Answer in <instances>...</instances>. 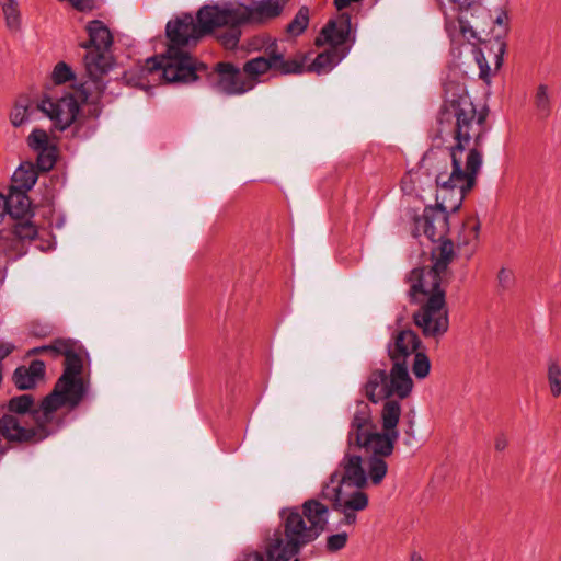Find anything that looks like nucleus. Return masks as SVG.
<instances>
[{
    "label": "nucleus",
    "mask_w": 561,
    "mask_h": 561,
    "mask_svg": "<svg viewBox=\"0 0 561 561\" xmlns=\"http://www.w3.org/2000/svg\"><path fill=\"white\" fill-rule=\"evenodd\" d=\"M227 30L221 3L205 4L198 9L196 16L181 13L171 19L165 25L167 47L187 50L195 47L207 35L216 36Z\"/></svg>",
    "instance_id": "6"
},
{
    "label": "nucleus",
    "mask_w": 561,
    "mask_h": 561,
    "mask_svg": "<svg viewBox=\"0 0 561 561\" xmlns=\"http://www.w3.org/2000/svg\"><path fill=\"white\" fill-rule=\"evenodd\" d=\"M547 380L553 398L561 396V366L557 358L550 357L547 363Z\"/></svg>",
    "instance_id": "26"
},
{
    "label": "nucleus",
    "mask_w": 561,
    "mask_h": 561,
    "mask_svg": "<svg viewBox=\"0 0 561 561\" xmlns=\"http://www.w3.org/2000/svg\"><path fill=\"white\" fill-rule=\"evenodd\" d=\"M294 561H299V559H295Z\"/></svg>",
    "instance_id": "48"
},
{
    "label": "nucleus",
    "mask_w": 561,
    "mask_h": 561,
    "mask_svg": "<svg viewBox=\"0 0 561 561\" xmlns=\"http://www.w3.org/2000/svg\"><path fill=\"white\" fill-rule=\"evenodd\" d=\"M455 256L454 248H431L430 264L424 261L423 266L413 268L407 276L410 302L416 304L420 297H427L412 316L425 337L439 339L448 331V310L442 283Z\"/></svg>",
    "instance_id": "3"
},
{
    "label": "nucleus",
    "mask_w": 561,
    "mask_h": 561,
    "mask_svg": "<svg viewBox=\"0 0 561 561\" xmlns=\"http://www.w3.org/2000/svg\"><path fill=\"white\" fill-rule=\"evenodd\" d=\"M320 494L318 497L306 500L299 507L300 514L320 537L328 528L330 508L322 502Z\"/></svg>",
    "instance_id": "15"
},
{
    "label": "nucleus",
    "mask_w": 561,
    "mask_h": 561,
    "mask_svg": "<svg viewBox=\"0 0 561 561\" xmlns=\"http://www.w3.org/2000/svg\"><path fill=\"white\" fill-rule=\"evenodd\" d=\"M401 416L398 400L385 401L381 410L382 432H377L370 405L357 401L347 433L346 449L337 468L323 483L320 496L343 515L340 524L354 525L357 512L367 508L368 495L362 491L367 485L363 456L358 451L391 455L399 438L397 428Z\"/></svg>",
    "instance_id": "2"
},
{
    "label": "nucleus",
    "mask_w": 561,
    "mask_h": 561,
    "mask_svg": "<svg viewBox=\"0 0 561 561\" xmlns=\"http://www.w3.org/2000/svg\"><path fill=\"white\" fill-rule=\"evenodd\" d=\"M11 231L15 239L21 242H32L38 236L37 226L28 217L14 219Z\"/></svg>",
    "instance_id": "23"
},
{
    "label": "nucleus",
    "mask_w": 561,
    "mask_h": 561,
    "mask_svg": "<svg viewBox=\"0 0 561 561\" xmlns=\"http://www.w3.org/2000/svg\"><path fill=\"white\" fill-rule=\"evenodd\" d=\"M368 454L370 456L367 460V481L370 480L374 485H379L388 471V465L385 460V457H388L389 455H381L376 453Z\"/></svg>",
    "instance_id": "21"
},
{
    "label": "nucleus",
    "mask_w": 561,
    "mask_h": 561,
    "mask_svg": "<svg viewBox=\"0 0 561 561\" xmlns=\"http://www.w3.org/2000/svg\"><path fill=\"white\" fill-rule=\"evenodd\" d=\"M289 1L256 0L252 1L250 5L240 1L221 2L227 20V30L217 35V41L226 49L237 48L244 26L263 24L280 16Z\"/></svg>",
    "instance_id": "8"
},
{
    "label": "nucleus",
    "mask_w": 561,
    "mask_h": 561,
    "mask_svg": "<svg viewBox=\"0 0 561 561\" xmlns=\"http://www.w3.org/2000/svg\"><path fill=\"white\" fill-rule=\"evenodd\" d=\"M211 77L216 89L227 95H240L255 87V82L243 77L238 67L228 61L217 62Z\"/></svg>",
    "instance_id": "13"
},
{
    "label": "nucleus",
    "mask_w": 561,
    "mask_h": 561,
    "mask_svg": "<svg viewBox=\"0 0 561 561\" xmlns=\"http://www.w3.org/2000/svg\"><path fill=\"white\" fill-rule=\"evenodd\" d=\"M12 181L18 190L30 191L37 181V173L31 163L21 164L13 173Z\"/></svg>",
    "instance_id": "22"
},
{
    "label": "nucleus",
    "mask_w": 561,
    "mask_h": 561,
    "mask_svg": "<svg viewBox=\"0 0 561 561\" xmlns=\"http://www.w3.org/2000/svg\"><path fill=\"white\" fill-rule=\"evenodd\" d=\"M45 376V364L43 360H32L30 366H19L12 376V380L19 390L35 388L38 380Z\"/></svg>",
    "instance_id": "17"
},
{
    "label": "nucleus",
    "mask_w": 561,
    "mask_h": 561,
    "mask_svg": "<svg viewBox=\"0 0 561 561\" xmlns=\"http://www.w3.org/2000/svg\"><path fill=\"white\" fill-rule=\"evenodd\" d=\"M489 111L477 110L469 94L460 85L446 87L445 100L438 112V135L450 136L454 144L439 156L427 151L423 163L435 178L436 205L424 208L422 216L414 218L413 236L422 234L432 243L454 245L448 238L450 213L457 211L468 192L476 185L482 167V147L489 130Z\"/></svg>",
    "instance_id": "1"
},
{
    "label": "nucleus",
    "mask_w": 561,
    "mask_h": 561,
    "mask_svg": "<svg viewBox=\"0 0 561 561\" xmlns=\"http://www.w3.org/2000/svg\"><path fill=\"white\" fill-rule=\"evenodd\" d=\"M278 528L265 539L264 550L260 551L267 561H290L304 547L319 538L298 506L280 510Z\"/></svg>",
    "instance_id": "7"
},
{
    "label": "nucleus",
    "mask_w": 561,
    "mask_h": 561,
    "mask_svg": "<svg viewBox=\"0 0 561 561\" xmlns=\"http://www.w3.org/2000/svg\"><path fill=\"white\" fill-rule=\"evenodd\" d=\"M514 284L512 271L502 267L497 273V286L502 291L510 289Z\"/></svg>",
    "instance_id": "34"
},
{
    "label": "nucleus",
    "mask_w": 561,
    "mask_h": 561,
    "mask_svg": "<svg viewBox=\"0 0 561 561\" xmlns=\"http://www.w3.org/2000/svg\"><path fill=\"white\" fill-rule=\"evenodd\" d=\"M27 144L35 151L47 149V148L51 147V146H49V137H48L47 133L39 128L34 129L30 134V136L27 138Z\"/></svg>",
    "instance_id": "30"
},
{
    "label": "nucleus",
    "mask_w": 561,
    "mask_h": 561,
    "mask_svg": "<svg viewBox=\"0 0 561 561\" xmlns=\"http://www.w3.org/2000/svg\"><path fill=\"white\" fill-rule=\"evenodd\" d=\"M5 25L11 32L21 30V12L16 0H0Z\"/></svg>",
    "instance_id": "24"
},
{
    "label": "nucleus",
    "mask_w": 561,
    "mask_h": 561,
    "mask_svg": "<svg viewBox=\"0 0 561 561\" xmlns=\"http://www.w3.org/2000/svg\"><path fill=\"white\" fill-rule=\"evenodd\" d=\"M5 203L8 207V215L12 219L27 217L31 213V201L27 196V192L18 190L16 187H10L8 196H5Z\"/></svg>",
    "instance_id": "19"
},
{
    "label": "nucleus",
    "mask_w": 561,
    "mask_h": 561,
    "mask_svg": "<svg viewBox=\"0 0 561 561\" xmlns=\"http://www.w3.org/2000/svg\"><path fill=\"white\" fill-rule=\"evenodd\" d=\"M460 31L462 35L469 41L471 38H476V32L468 25L463 23L462 20H459Z\"/></svg>",
    "instance_id": "39"
},
{
    "label": "nucleus",
    "mask_w": 561,
    "mask_h": 561,
    "mask_svg": "<svg viewBox=\"0 0 561 561\" xmlns=\"http://www.w3.org/2000/svg\"><path fill=\"white\" fill-rule=\"evenodd\" d=\"M351 33V19L347 15H341L336 20L329 21L322 28L321 34L316 39V45L330 44L339 47L346 43Z\"/></svg>",
    "instance_id": "16"
},
{
    "label": "nucleus",
    "mask_w": 561,
    "mask_h": 561,
    "mask_svg": "<svg viewBox=\"0 0 561 561\" xmlns=\"http://www.w3.org/2000/svg\"><path fill=\"white\" fill-rule=\"evenodd\" d=\"M459 11L469 10L479 5L480 0H450Z\"/></svg>",
    "instance_id": "36"
},
{
    "label": "nucleus",
    "mask_w": 561,
    "mask_h": 561,
    "mask_svg": "<svg viewBox=\"0 0 561 561\" xmlns=\"http://www.w3.org/2000/svg\"><path fill=\"white\" fill-rule=\"evenodd\" d=\"M87 31L89 41L80 45L87 49L84 67L88 79L82 83L84 100L92 96L93 92L99 95L104 91L103 77L114 62L111 51L113 36L107 26L100 20H93L87 25Z\"/></svg>",
    "instance_id": "9"
},
{
    "label": "nucleus",
    "mask_w": 561,
    "mask_h": 561,
    "mask_svg": "<svg viewBox=\"0 0 561 561\" xmlns=\"http://www.w3.org/2000/svg\"><path fill=\"white\" fill-rule=\"evenodd\" d=\"M480 77L485 79L488 76H489V71H490V68L489 66H483L482 64H480Z\"/></svg>",
    "instance_id": "44"
},
{
    "label": "nucleus",
    "mask_w": 561,
    "mask_h": 561,
    "mask_svg": "<svg viewBox=\"0 0 561 561\" xmlns=\"http://www.w3.org/2000/svg\"><path fill=\"white\" fill-rule=\"evenodd\" d=\"M238 561H267L264 558V554L260 551H253L249 553H243Z\"/></svg>",
    "instance_id": "37"
},
{
    "label": "nucleus",
    "mask_w": 561,
    "mask_h": 561,
    "mask_svg": "<svg viewBox=\"0 0 561 561\" xmlns=\"http://www.w3.org/2000/svg\"><path fill=\"white\" fill-rule=\"evenodd\" d=\"M140 71L153 80L157 76L167 83L187 84L197 81L202 75H208V67L187 50L167 47L161 56L148 58Z\"/></svg>",
    "instance_id": "10"
},
{
    "label": "nucleus",
    "mask_w": 561,
    "mask_h": 561,
    "mask_svg": "<svg viewBox=\"0 0 561 561\" xmlns=\"http://www.w3.org/2000/svg\"><path fill=\"white\" fill-rule=\"evenodd\" d=\"M30 100L25 96H20L10 113V121L14 127L23 125L28 118Z\"/></svg>",
    "instance_id": "28"
},
{
    "label": "nucleus",
    "mask_w": 561,
    "mask_h": 561,
    "mask_svg": "<svg viewBox=\"0 0 561 561\" xmlns=\"http://www.w3.org/2000/svg\"><path fill=\"white\" fill-rule=\"evenodd\" d=\"M56 163L55 147L38 150L36 164L42 171H49Z\"/></svg>",
    "instance_id": "31"
},
{
    "label": "nucleus",
    "mask_w": 561,
    "mask_h": 561,
    "mask_svg": "<svg viewBox=\"0 0 561 561\" xmlns=\"http://www.w3.org/2000/svg\"><path fill=\"white\" fill-rule=\"evenodd\" d=\"M1 410L3 413L27 417L33 422V411H36L34 396L30 393L14 396L1 404Z\"/></svg>",
    "instance_id": "18"
},
{
    "label": "nucleus",
    "mask_w": 561,
    "mask_h": 561,
    "mask_svg": "<svg viewBox=\"0 0 561 561\" xmlns=\"http://www.w3.org/2000/svg\"><path fill=\"white\" fill-rule=\"evenodd\" d=\"M13 351V346L10 344H0V360L5 358Z\"/></svg>",
    "instance_id": "42"
},
{
    "label": "nucleus",
    "mask_w": 561,
    "mask_h": 561,
    "mask_svg": "<svg viewBox=\"0 0 561 561\" xmlns=\"http://www.w3.org/2000/svg\"><path fill=\"white\" fill-rule=\"evenodd\" d=\"M348 540V535L346 533H339L334 535H330L327 538V549L330 552H336L343 549Z\"/></svg>",
    "instance_id": "33"
},
{
    "label": "nucleus",
    "mask_w": 561,
    "mask_h": 561,
    "mask_svg": "<svg viewBox=\"0 0 561 561\" xmlns=\"http://www.w3.org/2000/svg\"><path fill=\"white\" fill-rule=\"evenodd\" d=\"M495 23L499 24V25H503V26H506L507 23H508V15L505 11H500V13L497 14L496 19H495Z\"/></svg>",
    "instance_id": "43"
},
{
    "label": "nucleus",
    "mask_w": 561,
    "mask_h": 561,
    "mask_svg": "<svg viewBox=\"0 0 561 561\" xmlns=\"http://www.w3.org/2000/svg\"><path fill=\"white\" fill-rule=\"evenodd\" d=\"M37 108L46 114L54 122L55 128L59 130L69 127L79 113L78 101L71 94L64 95L55 101L45 98L37 105Z\"/></svg>",
    "instance_id": "14"
},
{
    "label": "nucleus",
    "mask_w": 561,
    "mask_h": 561,
    "mask_svg": "<svg viewBox=\"0 0 561 561\" xmlns=\"http://www.w3.org/2000/svg\"><path fill=\"white\" fill-rule=\"evenodd\" d=\"M298 56H304L305 61L307 60L306 55L299 54ZM341 59L342 56H340L337 49L335 50L332 48L319 54L308 67H304V71L316 72L318 75L327 73L332 70V68L337 65Z\"/></svg>",
    "instance_id": "20"
},
{
    "label": "nucleus",
    "mask_w": 561,
    "mask_h": 561,
    "mask_svg": "<svg viewBox=\"0 0 561 561\" xmlns=\"http://www.w3.org/2000/svg\"><path fill=\"white\" fill-rule=\"evenodd\" d=\"M534 105L536 108L537 116L539 118L546 119L550 116L552 112V104L549 95L548 85H538L534 96Z\"/></svg>",
    "instance_id": "25"
},
{
    "label": "nucleus",
    "mask_w": 561,
    "mask_h": 561,
    "mask_svg": "<svg viewBox=\"0 0 561 561\" xmlns=\"http://www.w3.org/2000/svg\"><path fill=\"white\" fill-rule=\"evenodd\" d=\"M305 67V57L295 56L291 59H285L284 55L275 47L265 50L264 56L252 58L243 65V71L249 76L248 79L255 82V79L274 70L280 75L302 73Z\"/></svg>",
    "instance_id": "11"
},
{
    "label": "nucleus",
    "mask_w": 561,
    "mask_h": 561,
    "mask_svg": "<svg viewBox=\"0 0 561 561\" xmlns=\"http://www.w3.org/2000/svg\"><path fill=\"white\" fill-rule=\"evenodd\" d=\"M411 561H424L420 553L413 552L411 554Z\"/></svg>",
    "instance_id": "45"
},
{
    "label": "nucleus",
    "mask_w": 561,
    "mask_h": 561,
    "mask_svg": "<svg viewBox=\"0 0 561 561\" xmlns=\"http://www.w3.org/2000/svg\"><path fill=\"white\" fill-rule=\"evenodd\" d=\"M465 230H468L470 237L465 238L462 241L463 245H468L471 242H474L478 239L479 224L474 220L470 219L465 224Z\"/></svg>",
    "instance_id": "35"
},
{
    "label": "nucleus",
    "mask_w": 561,
    "mask_h": 561,
    "mask_svg": "<svg viewBox=\"0 0 561 561\" xmlns=\"http://www.w3.org/2000/svg\"><path fill=\"white\" fill-rule=\"evenodd\" d=\"M8 213V207L5 203V196L0 194V222L3 220Z\"/></svg>",
    "instance_id": "41"
},
{
    "label": "nucleus",
    "mask_w": 561,
    "mask_h": 561,
    "mask_svg": "<svg viewBox=\"0 0 561 561\" xmlns=\"http://www.w3.org/2000/svg\"><path fill=\"white\" fill-rule=\"evenodd\" d=\"M422 348V341L411 329H402L392 334L387 345L388 357L392 363L389 371L375 369L365 383V394L373 403L386 399L408 398L413 389V380L409 374V358Z\"/></svg>",
    "instance_id": "5"
},
{
    "label": "nucleus",
    "mask_w": 561,
    "mask_h": 561,
    "mask_svg": "<svg viewBox=\"0 0 561 561\" xmlns=\"http://www.w3.org/2000/svg\"><path fill=\"white\" fill-rule=\"evenodd\" d=\"M508 445L507 438L504 434H499L494 442V447L497 451L504 450Z\"/></svg>",
    "instance_id": "38"
},
{
    "label": "nucleus",
    "mask_w": 561,
    "mask_h": 561,
    "mask_svg": "<svg viewBox=\"0 0 561 561\" xmlns=\"http://www.w3.org/2000/svg\"><path fill=\"white\" fill-rule=\"evenodd\" d=\"M41 249H42V250H45V249L50 250L51 248H50V247H47V248H41Z\"/></svg>",
    "instance_id": "47"
},
{
    "label": "nucleus",
    "mask_w": 561,
    "mask_h": 561,
    "mask_svg": "<svg viewBox=\"0 0 561 561\" xmlns=\"http://www.w3.org/2000/svg\"><path fill=\"white\" fill-rule=\"evenodd\" d=\"M309 25V9L307 7H301L294 19L286 26V32L290 36H299L301 35Z\"/></svg>",
    "instance_id": "27"
},
{
    "label": "nucleus",
    "mask_w": 561,
    "mask_h": 561,
    "mask_svg": "<svg viewBox=\"0 0 561 561\" xmlns=\"http://www.w3.org/2000/svg\"><path fill=\"white\" fill-rule=\"evenodd\" d=\"M51 77L57 84H61L71 80L75 75L66 62L60 61L55 66Z\"/></svg>",
    "instance_id": "32"
},
{
    "label": "nucleus",
    "mask_w": 561,
    "mask_h": 561,
    "mask_svg": "<svg viewBox=\"0 0 561 561\" xmlns=\"http://www.w3.org/2000/svg\"><path fill=\"white\" fill-rule=\"evenodd\" d=\"M431 369V362L427 355L420 350L413 355L412 373L417 379H424L428 376Z\"/></svg>",
    "instance_id": "29"
},
{
    "label": "nucleus",
    "mask_w": 561,
    "mask_h": 561,
    "mask_svg": "<svg viewBox=\"0 0 561 561\" xmlns=\"http://www.w3.org/2000/svg\"><path fill=\"white\" fill-rule=\"evenodd\" d=\"M51 430H43L35 423L30 424L26 419L3 413L0 417V438L3 437L12 444H33L47 438Z\"/></svg>",
    "instance_id": "12"
},
{
    "label": "nucleus",
    "mask_w": 561,
    "mask_h": 561,
    "mask_svg": "<svg viewBox=\"0 0 561 561\" xmlns=\"http://www.w3.org/2000/svg\"><path fill=\"white\" fill-rule=\"evenodd\" d=\"M504 53H505V44L504 43H500L499 44L497 53L495 55V68L496 69H499L502 66L503 54Z\"/></svg>",
    "instance_id": "40"
},
{
    "label": "nucleus",
    "mask_w": 561,
    "mask_h": 561,
    "mask_svg": "<svg viewBox=\"0 0 561 561\" xmlns=\"http://www.w3.org/2000/svg\"><path fill=\"white\" fill-rule=\"evenodd\" d=\"M413 425H414L413 420H410V421H409V428L405 431V432H407V434H409V435H411V434H412V432H413Z\"/></svg>",
    "instance_id": "46"
},
{
    "label": "nucleus",
    "mask_w": 561,
    "mask_h": 561,
    "mask_svg": "<svg viewBox=\"0 0 561 561\" xmlns=\"http://www.w3.org/2000/svg\"><path fill=\"white\" fill-rule=\"evenodd\" d=\"M43 353L50 354L53 357H65L64 371L54 389L39 405H36V411H33V423L43 430H49L48 425L54 419V413L65 405L77 407L85 394V387L81 378L82 358L71 340L57 339L49 345L34 347L28 352L30 355Z\"/></svg>",
    "instance_id": "4"
}]
</instances>
